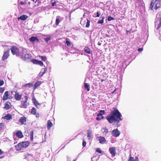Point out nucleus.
Here are the masks:
<instances>
[{
	"label": "nucleus",
	"mask_w": 161,
	"mask_h": 161,
	"mask_svg": "<svg viewBox=\"0 0 161 161\" xmlns=\"http://www.w3.org/2000/svg\"><path fill=\"white\" fill-rule=\"evenodd\" d=\"M122 115L118 109H114L111 111L110 114L106 117V119L110 124L119 123L121 121Z\"/></svg>",
	"instance_id": "f257e3e1"
},
{
	"label": "nucleus",
	"mask_w": 161,
	"mask_h": 161,
	"mask_svg": "<svg viewBox=\"0 0 161 161\" xmlns=\"http://www.w3.org/2000/svg\"><path fill=\"white\" fill-rule=\"evenodd\" d=\"M155 6L154 8L156 9H157L161 6V0H155L151 2L150 5V8L151 9L153 10V8L154 6Z\"/></svg>",
	"instance_id": "f03ea898"
},
{
	"label": "nucleus",
	"mask_w": 161,
	"mask_h": 161,
	"mask_svg": "<svg viewBox=\"0 0 161 161\" xmlns=\"http://www.w3.org/2000/svg\"><path fill=\"white\" fill-rule=\"evenodd\" d=\"M25 99L24 100H22L21 101V106L22 108H26L29 106V102H27L28 99L27 97L25 96Z\"/></svg>",
	"instance_id": "7ed1b4c3"
},
{
	"label": "nucleus",
	"mask_w": 161,
	"mask_h": 161,
	"mask_svg": "<svg viewBox=\"0 0 161 161\" xmlns=\"http://www.w3.org/2000/svg\"><path fill=\"white\" fill-rule=\"evenodd\" d=\"M112 135L115 137H117L119 136L120 134V131L116 128L114 130L111 131Z\"/></svg>",
	"instance_id": "20e7f679"
},
{
	"label": "nucleus",
	"mask_w": 161,
	"mask_h": 161,
	"mask_svg": "<svg viewBox=\"0 0 161 161\" xmlns=\"http://www.w3.org/2000/svg\"><path fill=\"white\" fill-rule=\"evenodd\" d=\"M11 51L13 55L16 54L18 55V53L19 52L18 49L15 46H14L11 48Z\"/></svg>",
	"instance_id": "39448f33"
},
{
	"label": "nucleus",
	"mask_w": 161,
	"mask_h": 161,
	"mask_svg": "<svg viewBox=\"0 0 161 161\" xmlns=\"http://www.w3.org/2000/svg\"><path fill=\"white\" fill-rule=\"evenodd\" d=\"M27 53V50L25 48H22L21 50H19L18 53V56H20L21 57L24 55L26 54Z\"/></svg>",
	"instance_id": "423d86ee"
},
{
	"label": "nucleus",
	"mask_w": 161,
	"mask_h": 161,
	"mask_svg": "<svg viewBox=\"0 0 161 161\" xmlns=\"http://www.w3.org/2000/svg\"><path fill=\"white\" fill-rule=\"evenodd\" d=\"M31 54L27 53L26 54L24 55L21 58L25 60L28 61L31 58Z\"/></svg>",
	"instance_id": "0eeeda50"
},
{
	"label": "nucleus",
	"mask_w": 161,
	"mask_h": 161,
	"mask_svg": "<svg viewBox=\"0 0 161 161\" xmlns=\"http://www.w3.org/2000/svg\"><path fill=\"white\" fill-rule=\"evenodd\" d=\"M9 50H8L4 53V54H3V55L2 58V59L4 61L8 57L9 55Z\"/></svg>",
	"instance_id": "6e6552de"
},
{
	"label": "nucleus",
	"mask_w": 161,
	"mask_h": 161,
	"mask_svg": "<svg viewBox=\"0 0 161 161\" xmlns=\"http://www.w3.org/2000/svg\"><path fill=\"white\" fill-rule=\"evenodd\" d=\"M109 151L111 155L114 156L116 154V149L114 147H111L109 148Z\"/></svg>",
	"instance_id": "1a4fd4ad"
},
{
	"label": "nucleus",
	"mask_w": 161,
	"mask_h": 161,
	"mask_svg": "<svg viewBox=\"0 0 161 161\" xmlns=\"http://www.w3.org/2000/svg\"><path fill=\"white\" fill-rule=\"evenodd\" d=\"M30 144V142L28 141L24 142L19 143V145H21L22 147H28Z\"/></svg>",
	"instance_id": "9d476101"
},
{
	"label": "nucleus",
	"mask_w": 161,
	"mask_h": 161,
	"mask_svg": "<svg viewBox=\"0 0 161 161\" xmlns=\"http://www.w3.org/2000/svg\"><path fill=\"white\" fill-rule=\"evenodd\" d=\"M63 19V18L59 16H57L55 22L56 25H58L59 23Z\"/></svg>",
	"instance_id": "9b49d317"
},
{
	"label": "nucleus",
	"mask_w": 161,
	"mask_h": 161,
	"mask_svg": "<svg viewBox=\"0 0 161 161\" xmlns=\"http://www.w3.org/2000/svg\"><path fill=\"white\" fill-rule=\"evenodd\" d=\"M47 69L45 68H42L41 69L40 72L38 76L39 77H42L47 71Z\"/></svg>",
	"instance_id": "f8f14e48"
},
{
	"label": "nucleus",
	"mask_w": 161,
	"mask_h": 161,
	"mask_svg": "<svg viewBox=\"0 0 161 161\" xmlns=\"http://www.w3.org/2000/svg\"><path fill=\"white\" fill-rule=\"evenodd\" d=\"M28 18V16L27 15H23L20 17H18V20L20 19L21 20H26Z\"/></svg>",
	"instance_id": "ddd939ff"
},
{
	"label": "nucleus",
	"mask_w": 161,
	"mask_h": 161,
	"mask_svg": "<svg viewBox=\"0 0 161 161\" xmlns=\"http://www.w3.org/2000/svg\"><path fill=\"white\" fill-rule=\"evenodd\" d=\"M99 138V140L100 143L102 144H103L105 143L106 140L104 137L103 136H100Z\"/></svg>",
	"instance_id": "4468645a"
},
{
	"label": "nucleus",
	"mask_w": 161,
	"mask_h": 161,
	"mask_svg": "<svg viewBox=\"0 0 161 161\" xmlns=\"http://www.w3.org/2000/svg\"><path fill=\"white\" fill-rule=\"evenodd\" d=\"M29 40L31 42H33L36 41L38 42L39 41L36 36H32L29 38Z\"/></svg>",
	"instance_id": "2eb2a0df"
},
{
	"label": "nucleus",
	"mask_w": 161,
	"mask_h": 161,
	"mask_svg": "<svg viewBox=\"0 0 161 161\" xmlns=\"http://www.w3.org/2000/svg\"><path fill=\"white\" fill-rule=\"evenodd\" d=\"M17 136L19 138H22L23 137L22 133L20 130L18 131L16 133Z\"/></svg>",
	"instance_id": "dca6fc26"
},
{
	"label": "nucleus",
	"mask_w": 161,
	"mask_h": 161,
	"mask_svg": "<svg viewBox=\"0 0 161 161\" xmlns=\"http://www.w3.org/2000/svg\"><path fill=\"white\" fill-rule=\"evenodd\" d=\"M21 96L19 94V93H16L15 96V99L17 100H19L21 99Z\"/></svg>",
	"instance_id": "f3484780"
},
{
	"label": "nucleus",
	"mask_w": 161,
	"mask_h": 161,
	"mask_svg": "<svg viewBox=\"0 0 161 161\" xmlns=\"http://www.w3.org/2000/svg\"><path fill=\"white\" fill-rule=\"evenodd\" d=\"M11 107V105L9 102H7L5 104L4 108L7 110L9 109Z\"/></svg>",
	"instance_id": "a211bd4d"
},
{
	"label": "nucleus",
	"mask_w": 161,
	"mask_h": 161,
	"mask_svg": "<svg viewBox=\"0 0 161 161\" xmlns=\"http://www.w3.org/2000/svg\"><path fill=\"white\" fill-rule=\"evenodd\" d=\"M41 82L39 81H37L34 85V89L39 87L41 84Z\"/></svg>",
	"instance_id": "6ab92c4d"
},
{
	"label": "nucleus",
	"mask_w": 161,
	"mask_h": 161,
	"mask_svg": "<svg viewBox=\"0 0 161 161\" xmlns=\"http://www.w3.org/2000/svg\"><path fill=\"white\" fill-rule=\"evenodd\" d=\"M8 91L5 92L3 97V100L5 101L8 99Z\"/></svg>",
	"instance_id": "aec40b11"
},
{
	"label": "nucleus",
	"mask_w": 161,
	"mask_h": 161,
	"mask_svg": "<svg viewBox=\"0 0 161 161\" xmlns=\"http://www.w3.org/2000/svg\"><path fill=\"white\" fill-rule=\"evenodd\" d=\"M26 121V119L25 117H22L20 118L19 122L23 124H25Z\"/></svg>",
	"instance_id": "412c9836"
},
{
	"label": "nucleus",
	"mask_w": 161,
	"mask_h": 161,
	"mask_svg": "<svg viewBox=\"0 0 161 161\" xmlns=\"http://www.w3.org/2000/svg\"><path fill=\"white\" fill-rule=\"evenodd\" d=\"M46 37L43 38V39L46 42L48 41L51 39V36L50 35H44Z\"/></svg>",
	"instance_id": "4be33fe9"
},
{
	"label": "nucleus",
	"mask_w": 161,
	"mask_h": 161,
	"mask_svg": "<svg viewBox=\"0 0 161 161\" xmlns=\"http://www.w3.org/2000/svg\"><path fill=\"white\" fill-rule=\"evenodd\" d=\"M53 126L52 122L50 120H48L47 122V128L48 129H49Z\"/></svg>",
	"instance_id": "5701e85b"
},
{
	"label": "nucleus",
	"mask_w": 161,
	"mask_h": 161,
	"mask_svg": "<svg viewBox=\"0 0 161 161\" xmlns=\"http://www.w3.org/2000/svg\"><path fill=\"white\" fill-rule=\"evenodd\" d=\"M100 19L98 21L97 23V24H103L104 22V16H101L100 17Z\"/></svg>",
	"instance_id": "b1692460"
},
{
	"label": "nucleus",
	"mask_w": 161,
	"mask_h": 161,
	"mask_svg": "<svg viewBox=\"0 0 161 161\" xmlns=\"http://www.w3.org/2000/svg\"><path fill=\"white\" fill-rule=\"evenodd\" d=\"M105 113V112L104 110H101L100 111L99 113L97 114V116L98 117L102 116L103 114H104Z\"/></svg>",
	"instance_id": "393cba45"
},
{
	"label": "nucleus",
	"mask_w": 161,
	"mask_h": 161,
	"mask_svg": "<svg viewBox=\"0 0 161 161\" xmlns=\"http://www.w3.org/2000/svg\"><path fill=\"white\" fill-rule=\"evenodd\" d=\"M3 118L4 119H6L7 120H9L11 119H12V116L10 114H8Z\"/></svg>",
	"instance_id": "a878e982"
},
{
	"label": "nucleus",
	"mask_w": 161,
	"mask_h": 161,
	"mask_svg": "<svg viewBox=\"0 0 161 161\" xmlns=\"http://www.w3.org/2000/svg\"><path fill=\"white\" fill-rule=\"evenodd\" d=\"M84 87L85 89H86L87 91H89L90 89V86L87 83H84Z\"/></svg>",
	"instance_id": "bb28decb"
},
{
	"label": "nucleus",
	"mask_w": 161,
	"mask_h": 161,
	"mask_svg": "<svg viewBox=\"0 0 161 161\" xmlns=\"http://www.w3.org/2000/svg\"><path fill=\"white\" fill-rule=\"evenodd\" d=\"M84 51L85 53L88 54L90 53V50L88 47H85L84 49Z\"/></svg>",
	"instance_id": "cd10ccee"
},
{
	"label": "nucleus",
	"mask_w": 161,
	"mask_h": 161,
	"mask_svg": "<svg viewBox=\"0 0 161 161\" xmlns=\"http://www.w3.org/2000/svg\"><path fill=\"white\" fill-rule=\"evenodd\" d=\"M22 147H21V145H19V143L18 144V145L15 146V148L17 150H20Z\"/></svg>",
	"instance_id": "c85d7f7f"
},
{
	"label": "nucleus",
	"mask_w": 161,
	"mask_h": 161,
	"mask_svg": "<svg viewBox=\"0 0 161 161\" xmlns=\"http://www.w3.org/2000/svg\"><path fill=\"white\" fill-rule=\"evenodd\" d=\"M33 86V85L32 83H29L25 85L24 86L25 87H28L30 88L32 86Z\"/></svg>",
	"instance_id": "c756f323"
},
{
	"label": "nucleus",
	"mask_w": 161,
	"mask_h": 161,
	"mask_svg": "<svg viewBox=\"0 0 161 161\" xmlns=\"http://www.w3.org/2000/svg\"><path fill=\"white\" fill-rule=\"evenodd\" d=\"M36 109L34 108H33L31 109V113L33 114H35L36 112Z\"/></svg>",
	"instance_id": "7c9ffc66"
},
{
	"label": "nucleus",
	"mask_w": 161,
	"mask_h": 161,
	"mask_svg": "<svg viewBox=\"0 0 161 161\" xmlns=\"http://www.w3.org/2000/svg\"><path fill=\"white\" fill-rule=\"evenodd\" d=\"M90 21L88 19H87V22L86 25V28H88L90 26Z\"/></svg>",
	"instance_id": "2f4dec72"
},
{
	"label": "nucleus",
	"mask_w": 161,
	"mask_h": 161,
	"mask_svg": "<svg viewBox=\"0 0 161 161\" xmlns=\"http://www.w3.org/2000/svg\"><path fill=\"white\" fill-rule=\"evenodd\" d=\"M33 101L36 107H37V105H39V104L38 103L37 101L35 99L33 98Z\"/></svg>",
	"instance_id": "473e14b6"
},
{
	"label": "nucleus",
	"mask_w": 161,
	"mask_h": 161,
	"mask_svg": "<svg viewBox=\"0 0 161 161\" xmlns=\"http://www.w3.org/2000/svg\"><path fill=\"white\" fill-rule=\"evenodd\" d=\"M102 130L103 131V133H105L106 134H107L108 132V129L106 128H103Z\"/></svg>",
	"instance_id": "72a5a7b5"
},
{
	"label": "nucleus",
	"mask_w": 161,
	"mask_h": 161,
	"mask_svg": "<svg viewBox=\"0 0 161 161\" xmlns=\"http://www.w3.org/2000/svg\"><path fill=\"white\" fill-rule=\"evenodd\" d=\"M92 133L90 131H88L87 132V136L89 139H90L91 137Z\"/></svg>",
	"instance_id": "f704fd0d"
},
{
	"label": "nucleus",
	"mask_w": 161,
	"mask_h": 161,
	"mask_svg": "<svg viewBox=\"0 0 161 161\" xmlns=\"http://www.w3.org/2000/svg\"><path fill=\"white\" fill-rule=\"evenodd\" d=\"M114 19V18L110 16H108V21H110Z\"/></svg>",
	"instance_id": "c9c22d12"
},
{
	"label": "nucleus",
	"mask_w": 161,
	"mask_h": 161,
	"mask_svg": "<svg viewBox=\"0 0 161 161\" xmlns=\"http://www.w3.org/2000/svg\"><path fill=\"white\" fill-rule=\"evenodd\" d=\"M37 64L42 66L43 65V63L41 61H38Z\"/></svg>",
	"instance_id": "e433bc0d"
},
{
	"label": "nucleus",
	"mask_w": 161,
	"mask_h": 161,
	"mask_svg": "<svg viewBox=\"0 0 161 161\" xmlns=\"http://www.w3.org/2000/svg\"><path fill=\"white\" fill-rule=\"evenodd\" d=\"M103 118L104 117L103 116H102V117H101V118H99V117L97 116V117L96 118V119L97 120H100L101 119H103Z\"/></svg>",
	"instance_id": "4c0bfd02"
},
{
	"label": "nucleus",
	"mask_w": 161,
	"mask_h": 161,
	"mask_svg": "<svg viewBox=\"0 0 161 161\" xmlns=\"http://www.w3.org/2000/svg\"><path fill=\"white\" fill-rule=\"evenodd\" d=\"M96 152L99 153H102V151L99 148H97L96 150Z\"/></svg>",
	"instance_id": "58836bf2"
},
{
	"label": "nucleus",
	"mask_w": 161,
	"mask_h": 161,
	"mask_svg": "<svg viewBox=\"0 0 161 161\" xmlns=\"http://www.w3.org/2000/svg\"><path fill=\"white\" fill-rule=\"evenodd\" d=\"M38 61L36 59H33L32 60V62L34 64H37Z\"/></svg>",
	"instance_id": "ea45409f"
},
{
	"label": "nucleus",
	"mask_w": 161,
	"mask_h": 161,
	"mask_svg": "<svg viewBox=\"0 0 161 161\" xmlns=\"http://www.w3.org/2000/svg\"><path fill=\"white\" fill-rule=\"evenodd\" d=\"M4 91V89L3 88L1 87L0 88V92L3 93Z\"/></svg>",
	"instance_id": "a19ab883"
},
{
	"label": "nucleus",
	"mask_w": 161,
	"mask_h": 161,
	"mask_svg": "<svg viewBox=\"0 0 161 161\" xmlns=\"http://www.w3.org/2000/svg\"><path fill=\"white\" fill-rule=\"evenodd\" d=\"M4 84V81L3 80H0V86H2Z\"/></svg>",
	"instance_id": "79ce46f5"
},
{
	"label": "nucleus",
	"mask_w": 161,
	"mask_h": 161,
	"mask_svg": "<svg viewBox=\"0 0 161 161\" xmlns=\"http://www.w3.org/2000/svg\"><path fill=\"white\" fill-rule=\"evenodd\" d=\"M159 24L158 25V28H159L160 27V26L161 25V16L160 19L159 20Z\"/></svg>",
	"instance_id": "37998d69"
},
{
	"label": "nucleus",
	"mask_w": 161,
	"mask_h": 161,
	"mask_svg": "<svg viewBox=\"0 0 161 161\" xmlns=\"http://www.w3.org/2000/svg\"><path fill=\"white\" fill-rule=\"evenodd\" d=\"M46 57L44 56H42V60L43 61H44L46 60Z\"/></svg>",
	"instance_id": "c03bdc74"
},
{
	"label": "nucleus",
	"mask_w": 161,
	"mask_h": 161,
	"mask_svg": "<svg viewBox=\"0 0 161 161\" xmlns=\"http://www.w3.org/2000/svg\"><path fill=\"white\" fill-rule=\"evenodd\" d=\"M86 142L84 140L83 141L82 146L83 147H85L86 145Z\"/></svg>",
	"instance_id": "a18cd8bd"
},
{
	"label": "nucleus",
	"mask_w": 161,
	"mask_h": 161,
	"mask_svg": "<svg viewBox=\"0 0 161 161\" xmlns=\"http://www.w3.org/2000/svg\"><path fill=\"white\" fill-rule=\"evenodd\" d=\"M66 43L68 46H69L70 45V43L68 41L67 39L66 40Z\"/></svg>",
	"instance_id": "49530a36"
},
{
	"label": "nucleus",
	"mask_w": 161,
	"mask_h": 161,
	"mask_svg": "<svg viewBox=\"0 0 161 161\" xmlns=\"http://www.w3.org/2000/svg\"><path fill=\"white\" fill-rule=\"evenodd\" d=\"M128 161H134V158L133 157H130Z\"/></svg>",
	"instance_id": "de8ad7c7"
},
{
	"label": "nucleus",
	"mask_w": 161,
	"mask_h": 161,
	"mask_svg": "<svg viewBox=\"0 0 161 161\" xmlns=\"http://www.w3.org/2000/svg\"><path fill=\"white\" fill-rule=\"evenodd\" d=\"M52 5L53 6H56V2H54L53 3H52Z\"/></svg>",
	"instance_id": "09e8293b"
},
{
	"label": "nucleus",
	"mask_w": 161,
	"mask_h": 161,
	"mask_svg": "<svg viewBox=\"0 0 161 161\" xmlns=\"http://www.w3.org/2000/svg\"><path fill=\"white\" fill-rule=\"evenodd\" d=\"M4 125V123H0V127H1L2 126H3Z\"/></svg>",
	"instance_id": "8fccbe9b"
},
{
	"label": "nucleus",
	"mask_w": 161,
	"mask_h": 161,
	"mask_svg": "<svg viewBox=\"0 0 161 161\" xmlns=\"http://www.w3.org/2000/svg\"><path fill=\"white\" fill-rule=\"evenodd\" d=\"M33 131L32 130L30 132V136H33Z\"/></svg>",
	"instance_id": "3c124183"
},
{
	"label": "nucleus",
	"mask_w": 161,
	"mask_h": 161,
	"mask_svg": "<svg viewBox=\"0 0 161 161\" xmlns=\"http://www.w3.org/2000/svg\"><path fill=\"white\" fill-rule=\"evenodd\" d=\"M100 15V14H99L98 12H97V16L96 17H99Z\"/></svg>",
	"instance_id": "603ef678"
},
{
	"label": "nucleus",
	"mask_w": 161,
	"mask_h": 161,
	"mask_svg": "<svg viewBox=\"0 0 161 161\" xmlns=\"http://www.w3.org/2000/svg\"><path fill=\"white\" fill-rule=\"evenodd\" d=\"M143 50V49L142 48H139L138 50V51L139 52H142Z\"/></svg>",
	"instance_id": "864d4df0"
},
{
	"label": "nucleus",
	"mask_w": 161,
	"mask_h": 161,
	"mask_svg": "<svg viewBox=\"0 0 161 161\" xmlns=\"http://www.w3.org/2000/svg\"><path fill=\"white\" fill-rule=\"evenodd\" d=\"M30 139L32 141L33 140V136H30Z\"/></svg>",
	"instance_id": "5fc2aeb1"
},
{
	"label": "nucleus",
	"mask_w": 161,
	"mask_h": 161,
	"mask_svg": "<svg viewBox=\"0 0 161 161\" xmlns=\"http://www.w3.org/2000/svg\"><path fill=\"white\" fill-rule=\"evenodd\" d=\"M20 3V4L21 5H23L25 4V3L22 2H21Z\"/></svg>",
	"instance_id": "6e6d98bb"
},
{
	"label": "nucleus",
	"mask_w": 161,
	"mask_h": 161,
	"mask_svg": "<svg viewBox=\"0 0 161 161\" xmlns=\"http://www.w3.org/2000/svg\"><path fill=\"white\" fill-rule=\"evenodd\" d=\"M39 114H36V116L37 118L38 117H39Z\"/></svg>",
	"instance_id": "4d7b16f0"
},
{
	"label": "nucleus",
	"mask_w": 161,
	"mask_h": 161,
	"mask_svg": "<svg viewBox=\"0 0 161 161\" xmlns=\"http://www.w3.org/2000/svg\"><path fill=\"white\" fill-rule=\"evenodd\" d=\"M2 152L1 150L0 149V155L2 153Z\"/></svg>",
	"instance_id": "13d9d810"
},
{
	"label": "nucleus",
	"mask_w": 161,
	"mask_h": 161,
	"mask_svg": "<svg viewBox=\"0 0 161 161\" xmlns=\"http://www.w3.org/2000/svg\"><path fill=\"white\" fill-rule=\"evenodd\" d=\"M98 45H101V43L99 42L98 43Z\"/></svg>",
	"instance_id": "bf43d9fd"
},
{
	"label": "nucleus",
	"mask_w": 161,
	"mask_h": 161,
	"mask_svg": "<svg viewBox=\"0 0 161 161\" xmlns=\"http://www.w3.org/2000/svg\"><path fill=\"white\" fill-rule=\"evenodd\" d=\"M116 90V89H115L114 90V91H113V92H112V93H114L115 92V91Z\"/></svg>",
	"instance_id": "052dcab7"
},
{
	"label": "nucleus",
	"mask_w": 161,
	"mask_h": 161,
	"mask_svg": "<svg viewBox=\"0 0 161 161\" xmlns=\"http://www.w3.org/2000/svg\"><path fill=\"white\" fill-rule=\"evenodd\" d=\"M3 157H0V158H2Z\"/></svg>",
	"instance_id": "680f3d73"
},
{
	"label": "nucleus",
	"mask_w": 161,
	"mask_h": 161,
	"mask_svg": "<svg viewBox=\"0 0 161 161\" xmlns=\"http://www.w3.org/2000/svg\"><path fill=\"white\" fill-rule=\"evenodd\" d=\"M47 64H49V62H48V63H47Z\"/></svg>",
	"instance_id": "e2e57ef3"
},
{
	"label": "nucleus",
	"mask_w": 161,
	"mask_h": 161,
	"mask_svg": "<svg viewBox=\"0 0 161 161\" xmlns=\"http://www.w3.org/2000/svg\"><path fill=\"white\" fill-rule=\"evenodd\" d=\"M73 161H75V160H74Z\"/></svg>",
	"instance_id": "0e129e2a"
},
{
	"label": "nucleus",
	"mask_w": 161,
	"mask_h": 161,
	"mask_svg": "<svg viewBox=\"0 0 161 161\" xmlns=\"http://www.w3.org/2000/svg\"><path fill=\"white\" fill-rule=\"evenodd\" d=\"M99 118H101V116H99Z\"/></svg>",
	"instance_id": "69168bd1"
}]
</instances>
